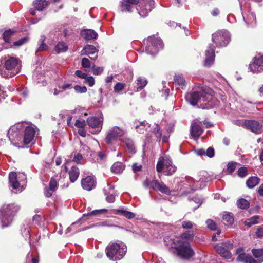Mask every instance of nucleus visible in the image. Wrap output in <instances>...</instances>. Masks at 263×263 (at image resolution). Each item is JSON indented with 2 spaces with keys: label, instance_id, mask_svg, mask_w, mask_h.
Segmentation results:
<instances>
[{
  "label": "nucleus",
  "instance_id": "f257e3e1",
  "mask_svg": "<svg viewBox=\"0 0 263 263\" xmlns=\"http://www.w3.org/2000/svg\"><path fill=\"white\" fill-rule=\"evenodd\" d=\"M213 91L209 87H202L199 91H194L186 95V101L191 105H197L203 109H210L218 104L214 97Z\"/></svg>",
  "mask_w": 263,
  "mask_h": 263
},
{
  "label": "nucleus",
  "instance_id": "f03ea898",
  "mask_svg": "<svg viewBox=\"0 0 263 263\" xmlns=\"http://www.w3.org/2000/svg\"><path fill=\"white\" fill-rule=\"evenodd\" d=\"M194 235L193 231H187L181 234L179 240L176 241L178 243L176 250L178 255L181 258L189 259L194 255V251L189 242L193 239Z\"/></svg>",
  "mask_w": 263,
  "mask_h": 263
},
{
  "label": "nucleus",
  "instance_id": "7ed1b4c3",
  "mask_svg": "<svg viewBox=\"0 0 263 263\" xmlns=\"http://www.w3.org/2000/svg\"><path fill=\"white\" fill-rule=\"evenodd\" d=\"M19 210L20 206L13 203L3 205L0 209V219L2 228L7 227L10 224L13 217Z\"/></svg>",
  "mask_w": 263,
  "mask_h": 263
},
{
  "label": "nucleus",
  "instance_id": "20e7f679",
  "mask_svg": "<svg viewBox=\"0 0 263 263\" xmlns=\"http://www.w3.org/2000/svg\"><path fill=\"white\" fill-rule=\"evenodd\" d=\"M106 255L112 260H120L125 255L127 247L122 242L108 245L106 248Z\"/></svg>",
  "mask_w": 263,
  "mask_h": 263
},
{
  "label": "nucleus",
  "instance_id": "39448f33",
  "mask_svg": "<svg viewBox=\"0 0 263 263\" xmlns=\"http://www.w3.org/2000/svg\"><path fill=\"white\" fill-rule=\"evenodd\" d=\"M20 61L16 58L8 56L5 62V71H1V74L4 78L13 77L20 71Z\"/></svg>",
  "mask_w": 263,
  "mask_h": 263
},
{
  "label": "nucleus",
  "instance_id": "423d86ee",
  "mask_svg": "<svg viewBox=\"0 0 263 263\" xmlns=\"http://www.w3.org/2000/svg\"><path fill=\"white\" fill-rule=\"evenodd\" d=\"M177 170L173 164L171 158L167 156L159 158L156 165V170L158 173L162 172L165 175H172Z\"/></svg>",
  "mask_w": 263,
  "mask_h": 263
},
{
  "label": "nucleus",
  "instance_id": "0eeeda50",
  "mask_svg": "<svg viewBox=\"0 0 263 263\" xmlns=\"http://www.w3.org/2000/svg\"><path fill=\"white\" fill-rule=\"evenodd\" d=\"M126 136V131L118 126L110 127L106 133L105 142L108 144H114L116 141H121Z\"/></svg>",
  "mask_w": 263,
  "mask_h": 263
},
{
  "label": "nucleus",
  "instance_id": "6e6552de",
  "mask_svg": "<svg viewBox=\"0 0 263 263\" xmlns=\"http://www.w3.org/2000/svg\"><path fill=\"white\" fill-rule=\"evenodd\" d=\"M145 45V51L146 53L151 55H155L159 50L163 48V45L161 40L159 37L151 36L143 41Z\"/></svg>",
  "mask_w": 263,
  "mask_h": 263
},
{
  "label": "nucleus",
  "instance_id": "1a4fd4ad",
  "mask_svg": "<svg viewBox=\"0 0 263 263\" xmlns=\"http://www.w3.org/2000/svg\"><path fill=\"white\" fill-rule=\"evenodd\" d=\"M252 252L255 258L247 254L238 255L237 260L244 263H262L263 262V249H253Z\"/></svg>",
  "mask_w": 263,
  "mask_h": 263
},
{
  "label": "nucleus",
  "instance_id": "9d476101",
  "mask_svg": "<svg viewBox=\"0 0 263 263\" xmlns=\"http://www.w3.org/2000/svg\"><path fill=\"white\" fill-rule=\"evenodd\" d=\"M212 40L216 46L224 47L230 41V35L227 30H220L212 34Z\"/></svg>",
  "mask_w": 263,
  "mask_h": 263
},
{
  "label": "nucleus",
  "instance_id": "9b49d317",
  "mask_svg": "<svg viewBox=\"0 0 263 263\" xmlns=\"http://www.w3.org/2000/svg\"><path fill=\"white\" fill-rule=\"evenodd\" d=\"M9 180L10 185L13 189L21 192L22 189L20 186L21 182L25 181L26 177L24 174H20L18 176L15 172H12L9 173Z\"/></svg>",
  "mask_w": 263,
  "mask_h": 263
},
{
  "label": "nucleus",
  "instance_id": "f8f14e48",
  "mask_svg": "<svg viewBox=\"0 0 263 263\" xmlns=\"http://www.w3.org/2000/svg\"><path fill=\"white\" fill-rule=\"evenodd\" d=\"M143 185L145 187H151L152 189L156 191H159L163 194L170 195L171 191L169 188L166 186L163 182H159L157 180H153L150 182L146 179L143 182Z\"/></svg>",
  "mask_w": 263,
  "mask_h": 263
},
{
  "label": "nucleus",
  "instance_id": "ddd939ff",
  "mask_svg": "<svg viewBox=\"0 0 263 263\" xmlns=\"http://www.w3.org/2000/svg\"><path fill=\"white\" fill-rule=\"evenodd\" d=\"M233 246L230 242H227L221 245H216L214 248L217 253L226 259H230L232 254L230 251L233 249Z\"/></svg>",
  "mask_w": 263,
  "mask_h": 263
},
{
  "label": "nucleus",
  "instance_id": "4468645a",
  "mask_svg": "<svg viewBox=\"0 0 263 263\" xmlns=\"http://www.w3.org/2000/svg\"><path fill=\"white\" fill-rule=\"evenodd\" d=\"M139 3L140 5L137 9L139 15L142 17L147 16L154 8V0H142L139 1Z\"/></svg>",
  "mask_w": 263,
  "mask_h": 263
},
{
  "label": "nucleus",
  "instance_id": "2eb2a0df",
  "mask_svg": "<svg viewBox=\"0 0 263 263\" xmlns=\"http://www.w3.org/2000/svg\"><path fill=\"white\" fill-rule=\"evenodd\" d=\"M37 129L35 127L32 126L26 127L23 142L25 145L29 144H32L34 142L35 135L37 131Z\"/></svg>",
  "mask_w": 263,
  "mask_h": 263
},
{
  "label": "nucleus",
  "instance_id": "dca6fc26",
  "mask_svg": "<svg viewBox=\"0 0 263 263\" xmlns=\"http://www.w3.org/2000/svg\"><path fill=\"white\" fill-rule=\"evenodd\" d=\"M241 126L256 134L261 133L262 127L260 123L255 120H246L242 123Z\"/></svg>",
  "mask_w": 263,
  "mask_h": 263
},
{
  "label": "nucleus",
  "instance_id": "f3484780",
  "mask_svg": "<svg viewBox=\"0 0 263 263\" xmlns=\"http://www.w3.org/2000/svg\"><path fill=\"white\" fill-rule=\"evenodd\" d=\"M86 122L90 127L97 128V133H98L102 129L103 118L102 116L99 118L95 116L90 117L87 118Z\"/></svg>",
  "mask_w": 263,
  "mask_h": 263
},
{
  "label": "nucleus",
  "instance_id": "a211bd4d",
  "mask_svg": "<svg viewBox=\"0 0 263 263\" xmlns=\"http://www.w3.org/2000/svg\"><path fill=\"white\" fill-rule=\"evenodd\" d=\"M249 68L254 73L263 71V56L255 57L253 62L250 64Z\"/></svg>",
  "mask_w": 263,
  "mask_h": 263
},
{
  "label": "nucleus",
  "instance_id": "6ab92c4d",
  "mask_svg": "<svg viewBox=\"0 0 263 263\" xmlns=\"http://www.w3.org/2000/svg\"><path fill=\"white\" fill-rule=\"evenodd\" d=\"M82 187L87 191H90L96 186V181L92 176H87L81 181Z\"/></svg>",
  "mask_w": 263,
  "mask_h": 263
},
{
  "label": "nucleus",
  "instance_id": "aec40b11",
  "mask_svg": "<svg viewBox=\"0 0 263 263\" xmlns=\"http://www.w3.org/2000/svg\"><path fill=\"white\" fill-rule=\"evenodd\" d=\"M214 48V46L210 45L208 49L205 51L204 65L206 66H210L213 63L215 59Z\"/></svg>",
  "mask_w": 263,
  "mask_h": 263
},
{
  "label": "nucleus",
  "instance_id": "412c9836",
  "mask_svg": "<svg viewBox=\"0 0 263 263\" xmlns=\"http://www.w3.org/2000/svg\"><path fill=\"white\" fill-rule=\"evenodd\" d=\"M201 127L197 122H194L191 126V135L194 139H197L202 133Z\"/></svg>",
  "mask_w": 263,
  "mask_h": 263
},
{
  "label": "nucleus",
  "instance_id": "4be33fe9",
  "mask_svg": "<svg viewBox=\"0 0 263 263\" xmlns=\"http://www.w3.org/2000/svg\"><path fill=\"white\" fill-rule=\"evenodd\" d=\"M139 3V0H123L121 5L122 11L129 12L133 6Z\"/></svg>",
  "mask_w": 263,
  "mask_h": 263
},
{
  "label": "nucleus",
  "instance_id": "5701e85b",
  "mask_svg": "<svg viewBox=\"0 0 263 263\" xmlns=\"http://www.w3.org/2000/svg\"><path fill=\"white\" fill-rule=\"evenodd\" d=\"M81 36L86 40L96 39L97 36V33L92 29H84L81 32Z\"/></svg>",
  "mask_w": 263,
  "mask_h": 263
},
{
  "label": "nucleus",
  "instance_id": "b1692460",
  "mask_svg": "<svg viewBox=\"0 0 263 263\" xmlns=\"http://www.w3.org/2000/svg\"><path fill=\"white\" fill-rule=\"evenodd\" d=\"M113 214H120L128 219H133L135 217V214L130 211H127L123 208L113 210Z\"/></svg>",
  "mask_w": 263,
  "mask_h": 263
},
{
  "label": "nucleus",
  "instance_id": "393cba45",
  "mask_svg": "<svg viewBox=\"0 0 263 263\" xmlns=\"http://www.w3.org/2000/svg\"><path fill=\"white\" fill-rule=\"evenodd\" d=\"M114 189V187L113 186H108L109 191L107 193V190H105V194L106 195V200L108 203H113L115 201V197L117 196V194L116 192L113 191Z\"/></svg>",
  "mask_w": 263,
  "mask_h": 263
},
{
  "label": "nucleus",
  "instance_id": "a878e982",
  "mask_svg": "<svg viewBox=\"0 0 263 263\" xmlns=\"http://www.w3.org/2000/svg\"><path fill=\"white\" fill-rule=\"evenodd\" d=\"M8 137L11 143L16 140H20L21 138L16 128L15 127L11 128L8 132Z\"/></svg>",
  "mask_w": 263,
  "mask_h": 263
},
{
  "label": "nucleus",
  "instance_id": "bb28decb",
  "mask_svg": "<svg viewBox=\"0 0 263 263\" xmlns=\"http://www.w3.org/2000/svg\"><path fill=\"white\" fill-rule=\"evenodd\" d=\"M175 85L177 88L183 89L185 86V81L183 77L180 74H176L174 79Z\"/></svg>",
  "mask_w": 263,
  "mask_h": 263
},
{
  "label": "nucleus",
  "instance_id": "cd10ccee",
  "mask_svg": "<svg viewBox=\"0 0 263 263\" xmlns=\"http://www.w3.org/2000/svg\"><path fill=\"white\" fill-rule=\"evenodd\" d=\"M260 219L261 218L259 216L255 215L245 220L244 224L245 226L250 227L253 225L260 223Z\"/></svg>",
  "mask_w": 263,
  "mask_h": 263
},
{
  "label": "nucleus",
  "instance_id": "c85d7f7f",
  "mask_svg": "<svg viewBox=\"0 0 263 263\" xmlns=\"http://www.w3.org/2000/svg\"><path fill=\"white\" fill-rule=\"evenodd\" d=\"M82 54L87 55H93L98 52V50L93 45H87L82 50Z\"/></svg>",
  "mask_w": 263,
  "mask_h": 263
},
{
  "label": "nucleus",
  "instance_id": "c756f323",
  "mask_svg": "<svg viewBox=\"0 0 263 263\" xmlns=\"http://www.w3.org/2000/svg\"><path fill=\"white\" fill-rule=\"evenodd\" d=\"M259 181L260 179L258 177L252 176L247 179L246 185L248 188L253 189L259 184Z\"/></svg>",
  "mask_w": 263,
  "mask_h": 263
},
{
  "label": "nucleus",
  "instance_id": "7c9ffc66",
  "mask_svg": "<svg viewBox=\"0 0 263 263\" xmlns=\"http://www.w3.org/2000/svg\"><path fill=\"white\" fill-rule=\"evenodd\" d=\"M107 211L108 210L106 209L93 210L91 212L88 213L87 214H84L80 220H87L88 219V218H87L86 217L88 216L105 214L107 213Z\"/></svg>",
  "mask_w": 263,
  "mask_h": 263
},
{
  "label": "nucleus",
  "instance_id": "2f4dec72",
  "mask_svg": "<svg viewBox=\"0 0 263 263\" xmlns=\"http://www.w3.org/2000/svg\"><path fill=\"white\" fill-rule=\"evenodd\" d=\"M243 19L248 26H253L256 23V17L254 13L249 12L246 16H243Z\"/></svg>",
  "mask_w": 263,
  "mask_h": 263
},
{
  "label": "nucleus",
  "instance_id": "473e14b6",
  "mask_svg": "<svg viewBox=\"0 0 263 263\" xmlns=\"http://www.w3.org/2000/svg\"><path fill=\"white\" fill-rule=\"evenodd\" d=\"M48 5L46 0H35L33 2L34 7L39 11H42L45 9Z\"/></svg>",
  "mask_w": 263,
  "mask_h": 263
},
{
  "label": "nucleus",
  "instance_id": "72a5a7b5",
  "mask_svg": "<svg viewBox=\"0 0 263 263\" xmlns=\"http://www.w3.org/2000/svg\"><path fill=\"white\" fill-rule=\"evenodd\" d=\"M125 143L128 149L133 153H135V147L133 140L127 137L126 136L121 141Z\"/></svg>",
  "mask_w": 263,
  "mask_h": 263
},
{
  "label": "nucleus",
  "instance_id": "f704fd0d",
  "mask_svg": "<svg viewBox=\"0 0 263 263\" xmlns=\"http://www.w3.org/2000/svg\"><path fill=\"white\" fill-rule=\"evenodd\" d=\"M80 174L78 167L72 166L69 172V179L72 182H74L78 178Z\"/></svg>",
  "mask_w": 263,
  "mask_h": 263
},
{
  "label": "nucleus",
  "instance_id": "c9c22d12",
  "mask_svg": "<svg viewBox=\"0 0 263 263\" xmlns=\"http://www.w3.org/2000/svg\"><path fill=\"white\" fill-rule=\"evenodd\" d=\"M124 168L125 166L122 162H117L113 164L111 170L112 172H114L116 174H119L123 172V171L124 170Z\"/></svg>",
  "mask_w": 263,
  "mask_h": 263
},
{
  "label": "nucleus",
  "instance_id": "e433bc0d",
  "mask_svg": "<svg viewBox=\"0 0 263 263\" xmlns=\"http://www.w3.org/2000/svg\"><path fill=\"white\" fill-rule=\"evenodd\" d=\"M147 84V81L144 78L140 77L138 78L136 83V86L135 88L137 91L142 89Z\"/></svg>",
  "mask_w": 263,
  "mask_h": 263
},
{
  "label": "nucleus",
  "instance_id": "4c0bfd02",
  "mask_svg": "<svg viewBox=\"0 0 263 263\" xmlns=\"http://www.w3.org/2000/svg\"><path fill=\"white\" fill-rule=\"evenodd\" d=\"M68 45L67 44L63 41L58 42L55 47V51L59 53L60 52H64L67 50Z\"/></svg>",
  "mask_w": 263,
  "mask_h": 263
},
{
  "label": "nucleus",
  "instance_id": "58836bf2",
  "mask_svg": "<svg viewBox=\"0 0 263 263\" xmlns=\"http://www.w3.org/2000/svg\"><path fill=\"white\" fill-rule=\"evenodd\" d=\"M250 203L248 200L244 198H241L237 201V206L241 209H246L249 208Z\"/></svg>",
  "mask_w": 263,
  "mask_h": 263
},
{
  "label": "nucleus",
  "instance_id": "ea45409f",
  "mask_svg": "<svg viewBox=\"0 0 263 263\" xmlns=\"http://www.w3.org/2000/svg\"><path fill=\"white\" fill-rule=\"evenodd\" d=\"M16 32L15 30L8 29L6 30L3 33V39L6 42H9L10 37Z\"/></svg>",
  "mask_w": 263,
  "mask_h": 263
},
{
  "label": "nucleus",
  "instance_id": "a19ab883",
  "mask_svg": "<svg viewBox=\"0 0 263 263\" xmlns=\"http://www.w3.org/2000/svg\"><path fill=\"white\" fill-rule=\"evenodd\" d=\"M46 37L44 35H42L41 36V39L39 41V48L37 49L38 51H41L43 50H45L47 49L48 46L44 43Z\"/></svg>",
  "mask_w": 263,
  "mask_h": 263
},
{
  "label": "nucleus",
  "instance_id": "79ce46f5",
  "mask_svg": "<svg viewBox=\"0 0 263 263\" xmlns=\"http://www.w3.org/2000/svg\"><path fill=\"white\" fill-rule=\"evenodd\" d=\"M223 220L224 224L231 225L233 223L234 219L229 213H226L223 214Z\"/></svg>",
  "mask_w": 263,
  "mask_h": 263
},
{
  "label": "nucleus",
  "instance_id": "37998d69",
  "mask_svg": "<svg viewBox=\"0 0 263 263\" xmlns=\"http://www.w3.org/2000/svg\"><path fill=\"white\" fill-rule=\"evenodd\" d=\"M58 176L52 177L49 182V188L51 190L55 191L58 187Z\"/></svg>",
  "mask_w": 263,
  "mask_h": 263
},
{
  "label": "nucleus",
  "instance_id": "c03bdc74",
  "mask_svg": "<svg viewBox=\"0 0 263 263\" xmlns=\"http://www.w3.org/2000/svg\"><path fill=\"white\" fill-rule=\"evenodd\" d=\"M236 162H231L227 164V171L229 173L232 174L236 169Z\"/></svg>",
  "mask_w": 263,
  "mask_h": 263
},
{
  "label": "nucleus",
  "instance_id": "a18cd8bd",
  "mask_svg": "<svg viewBox=\"0 0 263 263\" xmlns=\"http://www.w3.org/2000/svg\"><path fill=\"white\" fill-rule=\"evenodd\" d=\"M195 226V224L190 221H183L181 224L182 227L185 229H192Z\"/></svg>",
  "mask_w": 263,
  "mask_h": 263
},
{
  "label": "nucleus",
  "instance_id": "49530a36",
  "mask_svg": "<svg viewBox=\"0 0 263 263\" xmlns=\"http://www.w3.org/2000/svg\"><path fill=\"white\" fill-rule=\"evenodd\" d=\"M237 174L239 177L243 178L248 174V170L246 167H241L237 171Z\"/></svg>",
  "mask_w": 263,
  "mask_h": 263
},
{
  "label": "nucleus",
  "instance_id": "de8ad7c7",
  "mask_svg": "<svg viewBox=\"0 0 263 263\" xmlns=\"http://www.w3.org/2000/svg\"><path fill=\"white\" fill-rule=\"evenodd\" d=\"M82 66L84 68H89L92 67L89 60L87 58H83L81 62Z\"/></svg>",
  "mask_w": 263,
  "mask_h": 263
},
{
  "label": "nucleus",
  "instance_id": "09e8293b",
  "mask_svg": "<svg viewBox=\"0 0 263 263\" xmlns=\"http://www.w3.org/2000/svg\"><path fill=\"white\" fill-rule=\"evenodd\" d=\"M94 226L96 227H117L116 225L110 223L109 221H104L101 222H98L94 225Z\"/></svg>",
  "mask_w": 263,
  "mask_h": 263
},
{
  "label": "nucleus",
  "instance_id": "8fccbe9b",
  "mask_svg": "<svg viewBox=\"0 0 263 263\" xmlns=\"http://www.w3.org/2000/svg\"><path fill=\"white\" fill-rule=\"evenodd\" d=\"M125 84L122 83H117L114 86V90L116 92H119L124 89Z\"/></svg>",
  "mask_w": 263,
  "mask_h": 263
},
{
  "label": "nucleus",
  "instance_id": "3c124183",
  "mask_svg": "<svg viewBox=\"0 0 263 263\" xmlns=\"http://www.w3.org/2000/svg\"><path fill=\"white\" fill-rule=\"evenodd\" d=\"M75 91L78 93H85L87 91V88L85 86L76 85L74 87Z\"/></svg>",
  "mask_w": 263,
  "mask_h": 263
},
{
  "label": "nucleus",
  "instance_id": "603ef678",
  "mask_svg": "<svg viewBox=\"0 0 263 263\" xmlns=\"http://www.w3.org/2000/svg\"><path fill=\"white\" fill-rule=\"evenodd\" d=\"M137 132L139 133H143L146 129V124L144 122H141L139 125L136 126Z\"/></svg>",
  "mask_w": 263,
  "mask_h": 263
},
{
  "label": "nucleus",
  "instance_id": "864d4df0",
  "mask_svg": "<svg viewBox=\"0 0 263 263\" xmlns=\"http://www.w3.org/2000/svg\"><path fill=\"white\" fill-rule=\"evenodd\" d=\"M28 39L27 37H24L20 39L19 40L13 42V45L15 46H20L23 45L25 43H26L28 41Z\"/></svg>",
  "mask_w": 263,
  "mask_h": 263
},
{
  "label": "nucleus",
  "instance_id": "5fc2aeb1",
  "mask_svg": "<svg viewBox=\"0 0 263 263\" xmlns=\"http://www.w3.org/2000/svg\"><path fill=\"white\" fill-rule=\"evenodd\" d=\"M92 68L93 69V73L95 75L100 74L103 71V69L102 67H96L94 64L92 65Z\"/></svg>",
  "mask_w": 263,
  "mask_h": 263
},
{
  "label": "nucleus",
  "instance_id": "6e6d98bb",
  "mask_svg": "<svg viewBox=\"0 0 263 263\" xmlns=\"http://www.w3.org/2000/svg\"><path fill=\"white\" fill-rule=\"evenodd\" d=\"M85 82L88 84L90 87H92L95 84V79L92 76H87L85 79Z\"/></svg>",
  "mask_w": 263,
  "mask_h": 263
},
{
  "label": "nucleus",
  "instance_id": "4d7b16f0",
  "mask_svg": "<svg viewBox=\"0 0 263 263\" xmlns=\"http://www.w3.org/2000/svg\"><path fill=\"white\" fill-rule=\"evenodd\" d=\"M86 125V122L84 120H77L75 123V126L79 129L84 128Z\"/></svg>",
  "mask_w": 263,
  "mask_h": 263
},
{
  "label": "nucleus",
  "instance_id": "13d9d810",
  "mask_svg": "<svg viewBox=\"0 0 263 263\" xmlns=\"http://www.w3.org/2000/svg\"><path fill=\"white\" fill-rule=\"evenodd\" d=\"M155 135L156 137L160 140L162 136V132L158 125H156L154 129Z\"/></svg>",
  "mask_w": 263,
  "mask_h": 263
},
{
  "label": "nucleus",
  "instance_id": "bf43d9fd",
  "mask_svg": "<svg viewBox=\"0 0 263 263\" xmlns=\"http://www.w3.org/2000/svg\"><path fill=\"white\" fill-rule=\"evenodd\" d=\"M206 222L207 224V226L209 229H210L212 230H214L216 229V224L212 220L209 219L206 221Z\"/></svg>",
  "mask_w": 263,
  "mask_h": 263
},
{
  "label": "nucleus",
  "instance_id": "052dcab7",
  "mask_svg": "<svg viewBox=\"0 0 263 263\" xmlns=\"http://www.w3.org/2000/svg\"><path fill=\"white\" fill-rule=\"evenodd\" d=\"M214 150L212 147H209L205 152V155L210 158H212L214 156Z\"/></svg>",
  "mask_w": 263,
  "mask_h": 263
},
{
  "label": "nucleus",
  "instance_id": "680f3d73",
  "mask_svg": "<svg viewBox=\"0 0 263 263\" xmlns=\"http://www.w3.org/2000/svg\"><path fill=\"white\" fill-rule=\"evenodd\" d=\"M75 74L79 78L85 79L86 78L87 75L86 73L82 72L81 70H77L75 72Z\"/></svg>",
  "mask_w": 263,
  "mask_h": 263
},
{
  "label": "nucleus",
  "instance_id": "e2e57ef3",
  "mask_svg": "<svg viewBox=\"0 0 263 263\" xmlns=\"http://www.w3.org/2000/svg\"><path fill=\"white\" fill-rule=\"evenodd\" d=\"M256 235L257 237H262L263 236V226H261L259 227L256 232Z\"/></svg>",
  "mask_w": 263,
  "mask_h": 263
},
{
  "label": "nucleus",
  "instance_id": "0e129e2a",
  "mask_svg": "<svg viewBox=\"0 0 263 263\" xmlns=\"http://www.w3.org/2000/svg\"><path fill=\"white\" fill-rule=\"evenodd\" d=\"M17 91L19 92L20 94L24 97L27 96L28 93V91L26 88H18L17 89Z\"/></svg>",
  "mask_w": 263,
  "mask_h": 263
},
{
  "label": "nucleus",
  "instance_id": "69168bd1",
  "mask_svg": "<svg viewBox=\"0 0 263 263\" xmlns=\"http://www.w3.org/2000/svg\"><path fill=\"white\" fill-rule=\"evenodd\" d=\"M53 192H54V191L51 190L50 188H49V189L45 188L44 190L45 196L46 197H50L52 195Z\"/></svg>",
  "mask_w": 263,
  "mask_h": 263
},
{
  "label": "nucleus",
  "instance_id": "338daca9",
  "mask_svg": "<svg viewBox=\"0 0 263 263\" xmlns=\"http://www.w3.org/2000/svg\"><path fill=\"white\" fill-rule=\"evenodd\" d=\"M82 158H83L81 154L78 153L74 155L73 160L75 162H76L77 163H79L81 162V161L82 160Z\"/></svg>",
  "mask_w": 263,
  "mask_h": 263
},
{
  "label": "nucleus",
  "instance_id": "774afa93",
  "mask_svg": "<svg viewBox=\"0 0 263 263\" xmlns=\"http://www.w3.org/2000/svg\"><path fill=\"white\" fill-rule=\"evenodd\" d=\"M133 170L134 172H139L141 170L142 166L141 165H138L137 163H135L133 165Z\"/></svg>",
  "mask_w": 263,
  "mask_h": 263
}]
</instances>
